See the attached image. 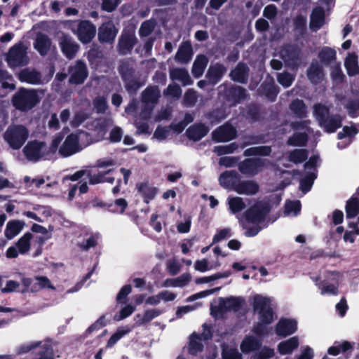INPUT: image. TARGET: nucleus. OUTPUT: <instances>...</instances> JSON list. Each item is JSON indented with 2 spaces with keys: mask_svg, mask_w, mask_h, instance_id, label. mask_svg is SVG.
<instances>
[{
  "mask_svg": "<svg viewBox=\"0 0 359 359\" xmlns=\"http://www.w3.org/2000/svg\"><path fill=\"white\" fill-rule=\"evenodd\" d=\"M251 299L253 311L258 313L259 320V322L253 326L252 332L257 336H265L268 334L266 325L271 324L274 320L271 299L256 294L251 297Z\"/></svg>",
  "mask_w": 359,
  "mask_h": 359,
  "instance_id": "1",
  "label": "nucleus"
},
{
  "mask_svg": "<svg viewBox=\"0 0 359 359\" xmlns=\"http://www.w3.org/2000/svg\"><path fill=\"white\" fill-rule=\"evenodd\" d=\"M41 100L37 90L20 87L11 98L13 107L22 112H27L35 107Z\"/></svg>",
  "mask_w": 359,
  "mask_h": 359,
  "instance_id": "2",
  "label": "nucleus"
},
{
  "mask_svg": "<svg viewBox=\"0 0 359 359\" xmlns=\"http://www.w3.org/2000/svg\"><path fill=\"white\" fill-rule=\"evenodd\" d=\"M313 114L319 126L323 128L327 133H335L338 128L341 127V116L338 114L330 116V109L324 104H315Z\"/></svg>",
  "mask_w": 359,
  "mask_h": 359,
  "instance_id": "3",
  "label": "nucleus"
},
{
  "mask_svg": "<svg viewBox=\"0 0 359 359\" xmlns=\"http://www.w3.org/2000/svg\"><path fill=\"white\" fill-rule=\"evenodd\" d=\"M29 136V130L22 125L9 126L4 137L13 149H19L25 144Z\"/></svg>",
  "mask_w": 359,
  "mask_h": 359,
  "instance_id": "4",
  "label": "nucleus"
},
{
  "mask_svg": "<svg viewBox=\"0 0 359 359\" xmlns=\"http://www.w3.org/2000/svg\"><path fill=\"white\" fill-rule=\"evenodd\" d=\"M23 287L20 292H37L43 289L55 290L49 278L44 276H36L34 278L23 277L21 280Z\"/></svg>",
  "mask_w": 359,
  "mask_h": 359,
  "instance_id": "5",
  "label": "nucleus"
},
{
  "mask_svg": "<svg viewBox=\"0 0 359 359\" xmlns=\"http://www.w3.org/2000/svg\"><path fill=\"white\" fill-rule=\"evenodd\" d=\"M271 208L267 203L260 201L247 209L244 212V217L248 223L259 224L264 222Z\"/></svg>",
  "mask_w": 359,
  "mask_h": 359,
  "instance_id": "6",
  "label": "nucleus"
},
{
  "mask_svg": "<svg viewBox=\"0 0 359 359\" xmlns=\"http://www.w3.org/2000/svg\"><path fill=\"white\" fill-rule=\"evenodd\" d=\"M280 55L287 67L297 70L301 64V50L295 45L285 44L280 51Z\"/></svg>",
  "mask_w": 359,
  "mask_h": 359,
  "instance_id": "7",
  "label": "nucleus"
},
{
  "mask_svg": "<svg viewBox=\"0 0 359 359\" xmlns=\"http://www.w3.org/2000/svg\"><path fill=\"white\" fill-rule=\"evenodd\" d=\"M119 73L124 82L126 90L130 95H135L137 90L144 85L138 78L135 77V70L129 66H122L119 68Z\"/></svg>",
  "mask_w": 359,
  "mask_h": 359,
  "instance_id": "8",
  "label": "nucleus"
},
{
  "mask_svg": "<svg viewBox=\"0 0 359 359\" xmlns=\"http://www.w3.org/2000/svg\"><path fill=\"white\" fill-rule=\"evenodd\" d=\"M8 65L11 67H24L29 63L26 49L22 43L12 46L6 56Z\"/></svg>",
  "mask_w": 359,
  "mask_h": 359,
  "instance_id": "9",
  "label": "nucleus"
},
{
  "mask_svg": "<svg viewBox=\"0 0 359 359\" xmlns=\"http://www.w3.org/2000/svg\"><path fill=\"white\" fill-rule=\"evenodd\" d=\"M265 166V160L261 158H247L238 163L240 172L254 177L261 172Z\"/></svg>",
  "mask_w": 359,
  "mask_h": 359,
  "instance_id": "10",
  "label": "nucleus"
},
{
  "mask_svg": "<svg viewBox=\"0 0 359 359\" xmlns=\"http://www.w3.org/2000/svg\"><path fill=\"white\" fill-rule=\"evenodd\" d=\"M245 304V299L242 297H219V304L215 309L211 308L212 313L215 311L221 314L228 311H238Z\"/></svg>",
  "mask_w": 359,
  "mask_h": 359,
  "instance_id": "11",
  "label": "nucleus"
},
{
  "mask_svg": "<svg viewBox=\"0 0 359 359\" xmlns=\"http://www.w3.org/2000/svg\"><path fill=\"white\" fill-rule=\"evenodd\" d=\"M68 73L69 83L72 85L83 84L88 76L87 65L81 60H76L74 65L68 67Z\"/></svg>",
  "mask_w": 359,
  "mask_h": 359,
  "instance_id": "12",
  "label": "nucleus"
},
{
  "mask_svg": "<svg viewBox=\"0 0 359 359\" xmlns=\"http://www.w3.org/2000/svg\"><path fill=\"white\" fill-rule=\"evenodd\" d=\"M248 96V94L245 88L235 84L229 86L224 91V98L231 107L240 104L246 100Z\"/></svg>",
  "mask_w": 359,
  "mask_h": 359,
  "instance_id": "13",
  "label": "nucleus"
},
{
  "mask_svg": "<svg viewBox=\"0 0 359 359\" xmlns=\"http://www.w3.org/2000/svg\"><path fill=\"white\" fill-rule=\"evenodd\" d=\"M46 142L38 140L29 142L23 149V152L27 159L31 161L37 162L43 157L45 154Z\"/></svg>",
  "mask_w": 359,
  "mask_h": 359,
  "instance_id": "14",
  "label": "nucleus"
},
{
  "mask_svg": "<svg viewBox=\"0 0 359 359\" xmlns=\"http://www.w3.org/2000/svg\"><path fill=\"white\" fill-rule=\"evenodd\" d=\"M237 130L231 124L225 123L212 132V138L215 142H226L236 139Z\"/></svg>",
  "mask_w": 359,
  "mask_h": 359,
  "instance_id": "15",
  "label": "nucleus"
},
{
  "mask_svg": "<svg viewBox=\"0 0 359 359\" xmlns=\"http://www.w3.org/2000/svg\"><path fill=\"white\" fill-rule=\"evenodd\" d=\"M137 42L135 32L130 30L123 29L117 45L119 54L126 55L130 53Z\"/></svg>",
  "mask_w": 359,
  "mask_h": 359,
  "instance_id": "16",
  "label": "nucleus"
},
{
  "mask_svg": "<svg viewBox=\"0 0 359 359\" xmlns=\"http://www.w3.org/2000/svg\"><path fill=\"white\" fill-rule=\"evenodd\" d=\"M118 32V29L112 21L103 22L98 28V41L101 43L112 44Z\"/></svg>",
  "mask_w": 359,
  "mask_h": 359,
  "instance_id": "17",
  "label": "nucleus"
},
{
  "mask_svg": "<svg viewBox=\"0 0 359 359\" xmlns=\"http://www.w3.org/2000/svg\"><path fill=\"white\" fill-rule=\"evenodd\" d=\"M231 188L238 194L253 196L259 191V185L254 180H236L231 182Z\"/></svg>",
  "mask_w": 359,
  "mask_h": 359,
  "instance_id": "18",
  "label": "nucleus"
},
{
  "mask_svg": "<svg viewBox=\"0 0 359 359\" xmlns=\"http://www.w3.org/2000/svg\"><path fill=\"white\" fill-rule=\"evenodd\" d=\"M76 34L82 43H88L96 34V27L89 20H81L77 25Z\"/></svg>",
  "mask_w": 359,
  "mask_h": 359,
  "instance_id": "19",
  "label": "nucleus"
},
{
  "mask_svg": "<svg viewBox=\"0 0 359 359\" xmlns=\"http://www.w3.org/2000/svg\"><path fill=\"white\" fill-rule=\"evenodd\" d=\"M79 138L75 133L68 135L59 149V154L62 157L70 156L79 151Z\"/></svg>",
  "mask_w": 359,
  "mask_h": 359,
  "instance_id": "20",
  "label": "nucleus"
},
{
  "mask_svg": "<svg viewBox=\"0 0 359 359\" xmlns=\"http://www.w3.org/2000/svg\"><path fill=\"white\" fill-rule=\"evenodd\" d=\"M297 330V322L294 319L281 318L276 325V333L282 337L294 334Z\"/></svg>",
  "mask_w": 359,
  "mask_h": 359,
  "instance_id": "21",
  "label": "nucleus"
},
{
  "mask_svg": "<svg viewBox=\"0 0 359 359\" xmlns=\"http://www.w3.org/2000/svg\"><path fill=\"white\" fill-rule=\"evenodd\" d=\"M227 68L222 63L217 62L210 65L206 72L205 79L211 86L217 84L226 73Z\"/></svg>",
  "mask_w": 359,
  "mask_h": 359,
  "instance_id": "22",
  "label": "nucleus"
},
{
  "mask_svg": "<svg viewBox=\"0 0 359 359\" xmlns=\"http://www.w3.org/2000/svg\"><path fill=\"white\" fill-rule=\"evenodd\" d=\"M249 72L250 69L248 65L244 62H240L231 69L229 77L234 82L245 84L248 81Z\"/></svg>",
  "mask_w": 359,
  "mask_h": 359,
  "instance_id": "23",
  "label": "nucleus"
},
{
  "mask_svg": "<svg viewBox=\"0 0 359 359\" xmlns=\"http://www.w3.org/2000/svg\"><path fill=\"white\" fill-rule=\"evenodd\" d=\"M258 91L261 95H264L269 102H274L280 92V88L274 81L271 79L270 81H264L261 84Z\"/></svg>",
  "mask_w": 359,
  "mask_h": 359,
  "instance_id": "24",
  "label": "nucleus"
},
{
  "mask_svg": "<svg viewBox=\"0 0 359 359\" xmlns=\"http://www.w3.org/2000/svg\"><path fill=\"white\" fill-rule=\"evenodd\" d=\"M209 128L203 123H194L186 130V135L189 140L198 142L209 133Z\"/></svg>",
  "mask_w": 359,
  "mask_h": 359,
  "instance_id": "25",
  "label": "nucleus"
},
{
  "mask_svg": "<svg viewBox=\"0 0 359 359\" xmlns=\"http://www.w3.org/2000/svg\"><path fill=\"white\" fill-rule=\"evenodd\" d=\"M137 192L142 196L143 201L148 204L153 200L158 192V189L151 186L148 182H139L136 184Z\"/></svg>",
  "mask_w": 359,
  "mask_h": 359,
  "instance_id": "26",
  "label": "nucleus"
},
{
  "mask_svg": "<svg viewBox=\"0 0 359 359\" xmlns=\"http://www.w3.org/2000/svg\"><path fill=\"white\" fill-rule=\"evenodd\" d=\"M307 77L313 84L320 83L324 79L323 67L318 62H312L307 69Z\"/></svg>",
  "mask_w": 359,
  "mask_h": 359,
  "instance_id": "27",
  "label": "nucleus"
},
{
  "mask_svg": "<svg viewBox=\"0 0 359 359\" xmlns=\"http://www.w3.org/2000/svg\"><path fill=\"white\" fill-rule=\"evenodd\" d=\"M60 46L62 53L69 59L74 57L79 50V46L67 36H64L60 39Z\"/></svg>",
  "mask_w": 359,
  "mask_h": 359,
  "instance_id": "28",
  "label": "nucleus"
},
{
  "mask_svg": "<svg viewBox=\"0 0 359 359\" xmlns=\"http://www.w3.org/2000/svg\"><path fill=\"white\" fill-rule=\"evenodd\" d=\"M325 11L320 6L314 8L310 16V28L313 31L318 30L325 23Z\"/></svg>",
  "mask_w": 359,
  "mask_h": 359,
  "instance_id": "29",
  "label": "nucleus"
},
{
  "mask_svg": "<svg viewBox=\"0 0 359 359\" xmlns=\"http://www.w3.org/2000/svg\"><path fill=\"white\" fill-rule=\"evenodd\" d=\"M18 79L22 82L39 84L41 79V75L39 72L35 69L30 70L29 68H25L18 74Z\"/></svg>",
  "mask_w": 359,
  "mask_h": 359,
  "instance_id": "30",
  "label": "nucleus"
},
{
  "mask_svg": "<svg viewBox=\"0 0 359 359\" xmlns=\"http://www.w3.org/2000/svg\"><path fill=\"white\" fill-rule=\"evenodd\" d=\"M263 114L261 106L259 104L252 102L246 106L245 117L250 122L255 123L262 119Z\"/></svg>",
  "mask_w": 359,
  "mask_h": 359,
  "instance_id": "31",
  "label": "nucleus"
},
{
  "mask_svg": "<svg viewBox=\"0 0 359 359\" xmlns=\"http://www.w3.org/2000/svg\"><path fill=\"white\" fill-rule=\"evenodd\" d=\"M262 346L261 341L253 336H246L242 341L240 348L243 353L255 352Z\"/></svg>",
  "mask_w": 359,
  "mask_h": 359,
  "instance_id": "32",
  "label": "nucleus"
},
{
  "mask_svg": "<svg viewBox=\"0 0 359 359\" xmlns=\"http://www.w3.org/2000/svg\"><path fill=\"white\" fill-rule=\"evenodd\" d=\"M51 44V40L47 35L40 34L37 36L34 46L41 56H44L50 50Z\"/></svg>",
  "mask_w": 359,
  "mask_h": 359,
  "instance_id": "33",
  "label": "nucleus"
},
{
  "mask_svg": "<svg viewBox=\"0 0 359 359\" xmlns=\"http://www.w3.org/2000/svg\"><path fill=\"white\" fill-rule=\"evenodd\" d=\"M25 222L21 220L13 219L9 221L5 229V236L8 240L13 239L22 230Z\"/></svg>",
  "mask_w": 359,
  "mask_h": 359,
  "instance_id": "34",
  "label": "nucleus"
},
{
  "mask_svg": "<svg viewBox=\"0 0 359 359\" xmlns=\"http://www.w3.org/2000/svg\"><path fill=\"white\" fill-rule=\"evenodd\" d=\"M345 211L347 219H353L359 214V197L355 194L346 201Z\"/></svg>",
  "mask_w": 359,
  "mask_h": 359,
  "instance_id": "35",
  "label": "nucleus"
},
{
  "mask_svg": "<svg viewBox=\"0 0 359 359\" xmlns=\"http://www.w3.org/2000/svg\"><path fill=\"white\" fill-rule=\"evenodd\" d=\"M193 50L191 44L185 43L179 48L175 55V59L180 63H187L191 60Z\"/></svg>",
  "mask_w": 359,
  "mask_h": 359,
  "instance_id": "36",
  "label": "nucleus"
},
{
  "mask_svg": "<svg viewBox=\"0 0 359 359\" xmlns=\"http://www.w3.org/2000/svg\"><path fill=\"white\" fill-rule=\"evenodd\" d=\"M208 59L205 55H198L194 62L191 72L195 78H199L204 72Z\"/></svg>",
  "mask_w": 359,
  "mask_h": 359,
  "instance_id": "37",
  "label": "nucleus"
},
{
  "mask_svg": "<svg viewBox=\"0 0 359 359\" xmlns=\"http://www.w3.org/2000/svg\"><path fill=\"white\" fill-rule=\"evenodd\" d=\"M205 118L211 125H216L225 119L227 116L226 109L222 107L215 108L205 114Z\"/></svg>",
  "mask_w": 359,
  "mask_h": 359,
  "instance_id": "38",
  "label": "nucleus"
},
{
  "mask_svg": "<svg viewBox=\"0 0 359 359\" xmlns=\"http://www.w3.org/2000/svg\"><path fill=\"white\" fill-rule=\"evenodd\" d=\"M299 346V339L297 337H292L286 341H281L278 345V351L281 355L292 353Z\"/></svg>",
  "mask_w": 359,
  "mask_h": 359,
  "instance_id": "39",
  "label": "nucleus"
},
{
  "mask_svg": "<svg viewBox=\"0 0 359 359\" xmlns=\"http://www.w3.org/2000/svg\"><path fill=\"white\" fill-rule=\"evenodd\" d=\"M318 58L320 59V62L323 65L328 66L332 62L336 60L337 53L334 49L327 47V46H325L318 53Z\"/></svg>",
  "mask_w": 359,
  "mask_h": 359,
  "instance_id": "40",
  "label": "nucleus"
},
{
  "mask_svg": "<svg viewBox=\"0 0 359 359\" xmlns=\"http://www.w3.org/2000/svg\"><path fill=\"white\" fill-rule=\"evenodd\" d=\"M344 65L348 76H353L359 74L358 57L355 53H348L345 60Z\"/></svg>",
  "mask_w": 359,
  "mask_h": 359,
  "instance_id": "41",
  "label": "nucleus"
},
{
  "mask_svg": "<svg viewBox=\"0 0 359 359\" xmlns=\"http://www.w3.org/2000/svg\"><path fill=\"white\" fill-rule=\"evenodd\" d=\"M201 335L193 333L191 335L189 343V353L192 355H196L198 353H201L203 350V344L201 342Z\"/></svg>",
  "mask_w": 359,
  "mask_h": 359,
  "instance_id": "42",
  "label": "nucleus"
},
{
  "mask_svg": "<svg viewBox=\"0 0 359 359\" xmlns=\"http://www.w3.org/2000/svg\"><path fill=\"white\" fill-rule=\"evenodd\" d=\"M309 141V135L306 133H294L290 137L286 144L288 146L293 147H304L307 144Z\"/></svg>",
  "mask_w": 359,
  "mask_h": 359,
  "instance_id": "43",
  "label": "nucleus"
},
{
  "mask_svg": "<svg viewBox=\"0 0 359 359\" xmlns=\"http://www.w3.org/2000/svg\"><path fill=\"white\" fill-rule=\"evenodd\" d=\"M290 109L297 118H302L306 116V106L302 100H292L290 104Z\"/></svg>",
  "mask_w": 359,
  "mask_h": 359,
  "instance_id": "44",
  "label": "nucleus"
},
{
  "mask_svg": "<svg viewBox=\"0 0 359 359\" xmlns=\"http://www.w3.org/2000/svg\"><path fill=\"white\" fill-rule=\"evenodd\" d=\"M32 237L33 235L30 232H27L15 243V247L20 254L25 255L29 251Z\"/></svg>",
  "mask_w": 359,
  "mask_h": 359,
  "instance_id": "45",
  "label": "nucleus"
},
{
  "mask_svg": "<svg viewBox=\"0 0 359 359\" xmlns=\"http://www.w3.org/2000/svg\"><path fill=\"white\" fill-rule=\"evenodd\" d=\"M309 156V151L306 149H294L288 154V161L295 164L304 162Z\"/></svg>",
  "mask_w": 359,
  "mask_h": 359,
  "instance_id": "46",
  "label": "nucleus"
},
{
  "mask_svg": "<svg viewBox=\"0 0 359 359\" xmlns=\"http://www.w3.org/2000/svg\"><path fill=\"white\" fill-rule=\"evenodd\" d=\"M114 168H108L106 170L100 171L97 174L93 175L90 170H87V177L90 185H95L104 183V177L106 175L113 172Z\"/></svg>",
  "mask_w": 359,
  "mask_h": 359,
  "instance_id": "47",
  "label": "nucleus"
},
{
  "mask_svg": "<svg viewBox=\"0 0 359 359\" xmlns=\"http://www.w3.org/2000/svg\"><path fill=\"white\" fill-rule=\"evenodd\" d=\"M128 202L125 198H118L114 203H109L107 210L112 213L123 214L128 208Z\"/></svg>",
  "mask_w": 359,
  "mask_h": 359,
  "instance_id": "48",
  "label": "nucleus"
},
{
  "mask_svg": "<svg viewBox=\"0 0 359 359\" xmlns=\"http://www.w3.org/2000/svg\"><path fill=\"white\" fill-rule=\"evenodd\" d=\"M241 176L238 172L236 170H227L222 172L219 177V184L223 187H227V182H231L232 181H236V180H240Z\"/></svg>",
  "mask_w": 359,
  "mask_h": 359,
  "instance_id": "49",
  "label": "nucleus"
},
{
  "mask_svg": "<svg viewBox=\"0 0 359 359\" xmlns=\"http://www.w3.org/2000/svg\"><path fill=\"white\" fill-rule=\"evenodd\" d=\"M316 177L317 175L316 173H308L305 177L301 179L299 182V189L304 194L309 192Z\"/></svg>",
  "mask_w": 359,
  "mask_h": 359,
  "instance_id": "50",
  "label": "nucleus"
},
{
  "mask_svg": "<svg viewBox=\"0 0 359 359\" xmlns=\"http://www.w3.org/2000/svg\"><path fill=\"white\" fill-rule=\"evenodd\" d=\"M294 29L299 36H303L306 32V18L297 15L293 20Z\"/></svg>",
  "mask_w": 359,
  "mask_h": 359,
  "instance_id": "51",
  "label": "nucleus"
},
{
  "mask_svg": "<svg viewBox=\"0 0 359 359\" xmlns=\"http://www.w3.org/2000/svg\"><path fill=\"white\" fill-rule=\"evenodd\" d=\"M130 332L128 327H118L116 331L110 337L107 343V348L114 346L118 340Z\"/></svg>",
  "mask_w": 359,
  "mask_h": 359,
  "instance_id": "52",
  "label": "nucleus"
},
{
  "mask_svg": "<svg viewBox=\"0 0 359 359\" xmlns=\"http://www.w3.org/2000/svg\"><path fill=\"white\" fill-rule=\"evenodd\" d=\"M156 26V21L154 19H150L144 21L140 27L139 34L140 37H147L149 36L154 31Z\"/></svg>",
  "mask_w": 359,
  "mask_h": 359,
  "instance_id": "53",
  "label": "nucleus"
},
{
  "mask_svg": "<svg viewBox=\"0 0 359 359\" xmlns=\"http://www.w3.org/2000/svg\"><path fill=\"white\" fill-rule=\"evenodd\" d=\"M275 355L274 349L264 346L253 353L252 359H270Z\"/></svg>",
  "mask_w": 359,
  "mask_h": 359,
  "instance_id": "54",
  "label": "nucleus"
},
{
  "mask_svg": "<svg viewBox=\"0 0 359 359\" xmlns=\"http://www.w3.org/2000/svg\"><path fill=\"white\" fill-rule=\"evenodd\" d=\"M161 314V311L158 309H149L144 311L143 316L137 320V325H142L149 323L154 318Z\"/></svg>",
  "mask_w": 359,
  "mask_h": 359,
  "instance_id": "55",
  "label": "nucleus"
},
{
  "mask_svg": "<svg viewBox=\"0 0 359 359\" xmlns=\"http://www.w3.org/2000/svg\"><path fill=\"white\" fill-rule=\"evenodd\" d=\"M222 359H242L243 356L236 348L224 346L222 349Z\"/></svg>",
  "mask_w": 359,
  "mask_h": 359,
  "instance_id": "56",
  "label": "nucleus"
},
{
  "mask_svg": "<svg viewBox=\"0 0 359 359\" xmlns=\"http://www.w3.org/2000/svg\"><path fill=\"white\" fill-rule=\"evenodd\" d=\"M277 81L284 88H288L294 81V76L287 72H283L278 74Z\"/></svg>",
  "mask_w": 359,
  "mask_h": 359,
  "instance_id": "57",
  "label": "nucleus"
},
{
  "mask_svg": "<svg viewBox=\"0 0 359 359\" xmlns=\"http://www.w3.org/2000/svg\"><path fill=\"white\" fill-rule=\"evenodd\" d=\"M358 133H359V130L355 126H345L343 127L342 131L339 132L337 134V138L339 140H342L345 137H349V138L352 139Z\"/></svg>",
  "mask_w": 359,
  "mask_h": 359,
  "instance_id": "58",
  "label": "nucleus"
},
{
  "mask_svg": "<svg viewBox=\"0 0 359 359\" xmlns=\"http://www.w3.org/2000/svg\"><path fill=\"white\" fill-rule=\"evenodd\" d=\"M238 149V145L236 142L231 143L228 145H221L215 147L214 151L218 156L229 154L233 153Z\"/></svg>",
  "mask_w": 359,
  "mask_h": 359,
  "instance_id": "59",
  "label": "nucleus"
},
{
  "mask_svg": "<svg viewBox=\"0 0 359 359\" xmlns=\"http://www.w3.org/2000/svg\"><path fill=\"white\" fill-rule=\"evenodd\" d=\"M346 108L351 118L357 117L359 116V100H348L346 104Z\"/></svg>",
  "mask_w": 359,
  "mask_h": 359,
  "instance_id": "60",
  "label": "nucleus"
},
{
  "mask_svg": "<svg viewBox=\"0 0 359 359\" xmlns=\"http://www.w3.org/2000/svg\"><path fill=\"white\" fill-rule=\"evenodd\" d=\"M229 204L233 213L239 212L245 208V202L243 198L240 197L232 198L229 201Z\"/></svg>",
  "mask_w": 359,
  "mask_h": 359,
  "instance_id": "61",
  "label": "nucleus"
},
{
  "mask_svg": "<svg viewBox=\"0 0 359 359\" xmlns=\"http://www.w3.org/2000/svg\"><path fill=\"white\" fill-rule=\"evenodd\" d=\"M101 8L102 11L111 13L114 11L118 5L121 4V0H101Z\"/></svg>",
  "mask_w": 359,
  "mask_h": 359,
  "instance_id": "62",
  "label": "nucleus"
},
{
  "mask_svg": "<svg viewBox=\"0 0 359 359\" xmlns=\"http://www.w3.org/2000/svg\"><path fill=\"white\" fill-rule=\"evenodd\" d=\"M116 165V161L112 158H102L96 161L95 168H111Z\"/></svg>",
  "mask_w": 359,
  "mask_h": 359,
  "instance_id": "63",
  "label": "nucleus"
},
{
  "mask_svg": "<svg viewBox=\"0 0 359 359\" xmlns=\"http://www.w3.org/2000/svg\"><path fill=\"white\" fill-rule=\"evenodd\" d=\"M88 118V116L86 112L82 111H77L74 115L71 121V126L74 128H77Z\"/></svg>",
  "mask_w": 359,
  "mask_h": 359,
  "instance_id": "64",
  "label": "nucleus"
}]
</instances>
